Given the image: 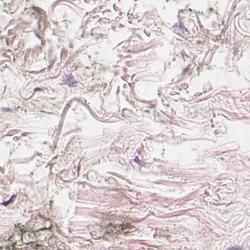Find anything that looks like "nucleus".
<instances>
[{
	"mask_svg": "<svg viewBox=\"0 0 250 250\" xmlns=\"http://www.w3.org/2000/svg\"><path fill=\"white\" fill-rule=\"evenodd\" d=\"M1 112L3 113L11 112L12 110L9 107H2L0 109Z\"/></svg>",
	"mask_w": 250,
	"mask_h": 250,
	"instance_id": "4",
	"label": "nucleus"
},
{
	"mask_svg": "<svg viewBox=\"0 0 250 250\" xmlns=\"http://www.w3.org/2000/svg\"><path fill=\"white\" fill-rule=\"evenodd\" d=\"M31 10L32 11L30 13V15H34L35 18L37 16H39L42 14L43 12V10L39 7L32 6L31 7Z\"/></svg>",
	"mask_w": 250,
	"mask_h": 250,
	"instance_id": "1",
	"label": "nucleus"
},
{
	"mask_svg": "<svg viewBox=\"0 0 250 250\" xmlns=\"http://www.w3.org/2000/svg\"><path fill=\"white\" fill-rule=\"evenodd\" d=\"M57 250H62L60 248H58V249ZM64 250H66V249H64Z\"/></svg>",
	"mask_w": 250,
	"mask_h": 250,
	"instance_id": "11",
	"label": "nucleus"
},
{
	"mask_svg": "<svg viewBox=\"0 0 250 250\" xmlns=\"http://www.w3.org/2000/svg\"><path fill=\"white\" fill-rule=\"evenodd\" d=\"M183 10H179V13H180V12H183Z\"/></svg>",
	"mask_w": 250,
	"mask_h": 250,
	"instance_id": "12",
	"label": "nucleus"
},
{
	"mask_svg": "<svg viewBox=\"0 0 250 250\" xmlns=\"http://www.w3.org/2000/svg\"><path fill=\"white\" fill-rule=\"evenodd\" d=\"M121 230L125 231V233H127V232H129L128 231L129 229H128V228L129 227V224H123L121 226Z\"/></svg>",
	"mask_w": 250,
	"mask_h": 250,
	"instance_id": "3",
	"label": "nucleus"
},
{
	"mask_svg": "<svg viewBox=\"0 0 250 250\" xmlns=\"http://www.w3.org/2000/svg\"><path fill=\"white\" fill-rule=\"evenodd\" d=\"M43 88H40V87H36L34 89V92H41V91H43Z\"/></svg>",
	"mask_w": 250,
	"mask_h": 250,
	"instance_id": "7",
	"label": "nucleus"
},
{
	"mask_svg": "<svg viewBox=\"0 0 250 250\" xmlns=\"http://www.w3.org/2000/svg\"><path fill=\"white\" fill-rule=\"evenodd\" d=\"M134 161L138 164H139L140 163V161H139V157L136 156L135 157V158H134Z\"/></svg>",
	"mask_w": 250,
	"mask_h": 250,
	"instance_id": "8",
	"label": "nucleus"
},
{
	"mask_svg": "<svg viewBox=\"0 0 250 250\" xmlns=\"http://www.w3.org/2000/svg\"><path fill=\"white\" fill-rule=\"evenodd\" d=\"M16 198V195H13L11 197L10 199L9 200H8V201H9L10 203H13L15 201Z\"/></svg>",
	"mask_w": 250,
	"mask_h": 250,
	"instance_id": "6",
	"label": "nucleus"
},
{
	"mask_svg": "<svg viewBox=\"0 0 250 250\" xmlns=\"http://www.w3.org/2000/svg\"><path fill=\"white\" fill-rule=\"evenodd\" d=\"M219 159L222 160H224V158L223 157H220Z\"/></svg>",
	"mask_w": 250,
	"mask_h": 250,
	"instance_id": "10",
	"label": "nucleus"
},
{
	"mask_svg": "<svg viewBox=\"0 0 250 250\" xmlns=\"http://www.w3.org/2000/svg\"><path fill=\"white\" fill-rule=\"evenodd\" d=\"M225 250H242V248L239 246L238 247H232L231 248H229Z\"/></svg>",
	"mask_w": 250,
	"mask_h": 250,
	"instance_id": "5",
	"label": "nucleus"
},
{
	"mask_svg": "<svg viewBox=\"0 0 250 250\" xmlns=\"http://www.w3.org/2000/svg\"><path fill=\"white\" fill-rule=\"evenodd\" d=\"M190 65H188L186 67L184 68L182 72V75L184 76L186 75H190L191 71H190Z\"/></svg>",
	"mask_w": 250,
	"mask_h": 250,
	"instance_id": "2",
	"label": "nucleus"
},
{
	"mask_svg": "<svg viewBox=\"0 0 250 250\" xmlns=\"http://www.w3.org/2000/svg\"><path fill=\"white\" fill-rule=\"evenodd\" d=\"M9 201H5V202H3L2 203H1V205H2L4 206H7L9 204Z\"/></svg>",
	"mask_w": 250,
	"mask_h": 250,
	"instance_id": "9",
	"label": "nucleus"
}]
</instances>
